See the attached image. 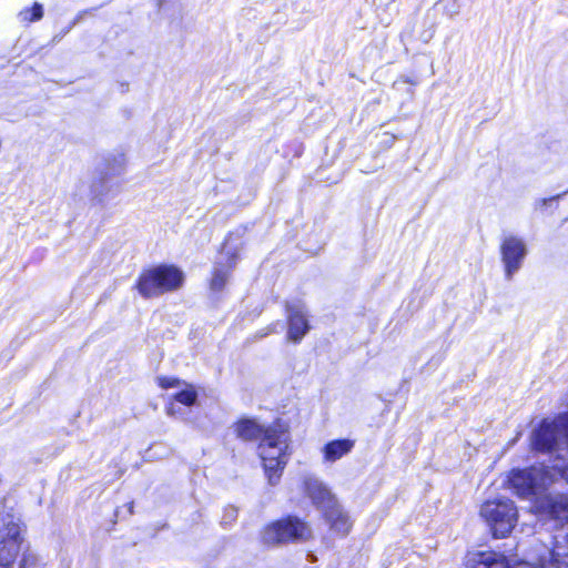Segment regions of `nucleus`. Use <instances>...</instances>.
I'll list each match as a JSON object with an SVG mask.
<instances>
[{
  "instance_id": "nucleus-1",
  "label": "nucleus",
  "mask_w": 568,
  "mask_h": 568,
  "mask_svg": "<svg viewBox=\"0 0 568 568\" xmlns=\"http://www.w3.org/2000/svg\"><path fill=\"white\" fill-rule=\"evenodd\" d=\"M557 438L562 439V435H557ZM530 439L535 450L557 454L554 464L513 470L509 476L510 487L520 498L534 501L538 509L551 517L567 519L568 497L565 494H555L551 486L559 479L568 483V447L564 443H554L552 447L541 449L534 445V433Z\"/></svg>"
},
{
  "instance_id": "nucleus-2",
  "label": "nucleus",
  "mask_w": 568,
  "mask_h": 568,
  "mask_svg": "<svg viewBox=\"0 0 568 568\" xmlns=\"http://www.w3.org/2000/svg\"><path fill=\"white\" fill-rule=\"evenodd\" d=\"M24 534L26 527L17 514L0 513V568H24Z\"/></svg>"
},
{
  "instance_id": "nucleus-3",
  "label": "nucleus",
  "mask_w": 568,
  "mask_h": 568,
  "mask_svg": "<svg viewBox=\"0 0 568 568\" xmlns=\"http://www.w3.org/2000/svg\"><path fill=\"white\" fill-rule=\"evenodd\" d=\"M288 434L280 424L268 426L265 438L258 444V455L271 485H276L287 464Z\"/></svg>"
},
{
  "instance_id": "nucleus-4",
  "label": "nucleus",
  "mask_w": 568,
  "mask_h": 568,
  "mask_svg": "<svg viewBox=\"0 0 568 568\" xmlns=\"http://www.w3.org/2000/svg\"><path fill=\"white\" fill-rule=\"evenodd\" d=\"M183 281V272L174 265H159L141 273L136 290L144 298H152L180 288Z\"/></svg>"
},
{
  "instance_id": "nucleus-5",
  "label": "nucleus",
  "mask_w": 568,
  "mask_h": 568,
  "mask_svg": "<svg viewBox=\"0 0 568 568\" xmlns=\"http://www.w3.org/2000/svg\"><path fill=\"white\" fill-rule=\"evenodd\" d=\"M480 516L489 525L495 537H506L517 523L518 511L513 500L496 498L481 505Z\"/></svg>"
},
{
  "instance_id": "nucleus-6",
  "label": "nucleus",
  "mask_w": 568,
  "mask_h": 568,
  "mask_svg": "<svg viewBox=\"0 0 568 568\" xmlns=\"http://www.w3.org/2000/svg\"><path fill=\"white\" fill-rule=\"evenodd\" d=\"M312 536L311 528L296 517L276 520L262 531V541L266 546H277L288 541H304Z\"/></svg>"
},
{
  "instance_id": "nucleus-7",
  "label": "nucleus",
  "mask_w": 568,
  "mask_h": 568,
  "mask_svg": "<svg viewBox=\"0 0 568 568\" xmlns=\"http://www.w3.org/2000/svg\"><path fill=\"white\" fill-rule=\"evenodd\" d=\"M527 254V245L519 236L509 234L503 239L500 257L506 280H513L514 275L521 268Z\"/></svg>"
},
{
  "instance_id": "nucleus-8",
  "label": "nucleus",
  "mask_w": 568,
  "mask_h": 568,
  "mask_svg": "<svg viewBox=\"0 0 568 568\" xmlns=\"http://www.w3.org/2000/svg\"><path fill=\"white\" fill-rule=\"evenodd\" d=\"M562 435V443L568 447V412L559 415L554 420L545 419L539 427L534 430V445L537 448H549L555 444H560L561 439L557 435Z\"/></svg>"
},
{
  "instance_id": "nucleus-9",
  "label": "nucleus",
  "mask_w": 568,
  "mask_h": 568,
  "mask_svg": "<svg viewBox=\"0 0 568 568\" xmlns=\"http://www.w3.org/2000/svg\"><path fill=\"white\" fill-rule=\"evenodd\" d=\"M232 235L225 241L221 256L215 263L210 288L213 292H221L230 277L231 271L237 261V250L231 244Z\"/></svg>"
},
{
  "instance_id": "nucleus-10",
  "label": "nucleus",
  "mask_w": 568,
  "mask_h": 568,
  "mask_svg": "<svg viewBox=\"0 0 568 568\" xmlns=\"http://www.w3.org/2000/svg\"><path fill=\"white\" fill-rule=\"evenodd\" d=\"M465 568H541L529 562H519L514 567L509 566L507 559L494 551L468 552L465 558Z\"/></svg>"
},
{
  "instance_id": "nucleus-11",
  "label": "nucleus",
  "mask_w": 568,
  "mask_h": 568,
  "mask_svg": "<svg viewBox=\"0 0 568 568\" xmlns=\"http://www.w3.org/2000/svg\"><path fill=\"white\" fill-rule=\"evenodd\" d=\"M286 312L288 320L287 339L298 343L310 331L307 313L300 302L287 303Z\"/></svg>"
},
{
  "instance_id": "nucleus-12",
  "label": "nucleus",
  "mask_w": 568,
  "mask_h": 568,
  "mask_svg": "<svg viewBox=\"0 0 568 568\" xmlns=\"http://www.w3.org/2000/svg\"><path fill=\"white\" fill-rule=\"evenodd\" d=\"M304 489L316 506L329 508L333 505L329 489L318 478L306 477L304 479Z\"/></svg>"
},
{
  "instance_id": "nucleus-13",
  "label": "nucleus",
  "mask_w": 568,
  "mask_h": 568,
  "mask_svg": "<svg viewBox=\"0 0 568 568\" xmlns=\"http://www.w3.org/2000/svg\"><path fill=\"white\" fill-rule=\"evenodd\" d=\"M326 520L331 529L341 536H346L352 528V521L348 515L341 507L335 505H332L326 511Z\"/></svg>"
},
{
  "instance_id": "nucleus-14",
  "label": "nucleus",
  "mask_w": 568,
  "mask_h": 568,
  "mask_svg": "<svg viewBox=\"0 0 568 568\" xmlns=\"http://www.w3.org/2000/svg\"><path fill=\"white\" fill-rule=\"evenodd\" d=\"M354 447L351 439H336L327 443L323 447L324 462L334 463L347 455Z\"/></svg>"
},
{
  "instance_id": "nucleus-15",
  "label": "nucleus",
  "mask_w": 568,
  "mask_h": 568,
  "mask_svg": "<svg viewBox=\"0 0 568 568\" xmlns=\"http://www.w3.org/2000/svg\"><path fill=\"white\" fill-rule=\"evenodd\" d=\"M267 432L268 427H263L255 420L251 419L241 420L236 425V433L239 437L245 440H260L261 443L262 438H265Z\"/></svg>"
},
{
  "instance_id": "nucleus-16",
  "label": "nucleus",
  "mask_w": 568,
  "mask_h": 568,
  "mask_svg": "<svg viewBox=\"0 0 568 568\" xmlns=\"http://www.w3.org/2000/svg\"><path fill=\"white\" fill-rule=\"evenodd\" d=\"M552 557L557 562L568 557V535H558L555 538Z\"/></svg>"
},
{
  "instance_id": "nucleus-17",
  "label": "nucleus",
  "mask_w": 568,
  "mask_h": 568,
  "mask_svg": "<svg viewBox=\"0 0 568 568\" xmlns=\"http://www.w3.org/2000/svg\"><path fill=\"white\" fill-rule=\"evenodd\" d=\"M197 398V394L193 386L186 385L185 388L175 394L174 399L185 406H192Z\"/></svg>"
},
{
  "instance_id": "nucleus-18",
  "label": "nucleus",
  "mask_w": 568,
  "mask_h": 568,
  "mask_svg": "<svg viewBox=\"0 0 568 568\" xmlns=\"http://www.w3.org/2000/svg\"><path fill=\"white\" fill-rule=\"evenodd\" d=\"M124 166H125V160L122 155L114 159L113 163L108 164V168L104 171H102L103 176L101 178V182L111 176L120 175L123 172Z\"/></svg>"
},
{
  "instance_id": "nucleus-19",
  "label": "nucleus",
  "mask_w": 568,
  "mask_h": 568,
  "mask_svg": "<svg viewBox=\"0 0 568 568\" xmlns=\"http://www.w3.org/2000/svg\"><path fill=\"white\" fill-rule=\"evenodd\" d=\"M20 16L22 17L23 20H28V21L40 20L43 16L42 6L38 2H36L31 10L26 9L20 12Z\"/></svg>"
},
{
  "instance_id": "nucleus-20",
  "label": "nucleus",
  "mask_w": 568,
  "mask_h": 568,
  "mask_svg": "<svg viewBox=\"0 0 568 568\" xmlns=\"http://www.w3.org/2000/svg\"><path fill=\"white\" fill-rule=\"evenodd\" d=\"M160 387L168 389L172 387H179L181 386L182 382L178 378L173 377H159L158 378Z\"/></svg>"
},
{
  "instance_id": "nucleus-21",
  "label": "nucleus",
  "mask_w": 568,
  "mask_h": 568,
  "mask_svg": "<svg viewBox=\"0 0 568 568\" xmlns=\"http://www.w3.org/2000/svg\"><path fill=\"white\" fill-rule=\"evenodd\" d=\"M237 517V509L235 507H226L222 517V525L232 524Z\"/></svg>"
},
{
  "instance_id": "nucleus-22",
  "label": "nucleus",
  "mask_w": 568,
  "mask_h": 568,
  "mask_svg": "<svg viewBox=\"0 0 568 568\" xmlns=\"http://www.w3.org/2000/svg\"><path fill=\"white\" fill-rule=\"evenodd\" d=\"M166 412H168L169 415H174L175 414V412H174V404L173 403H171L168 406Z\"/></svg>"
},
{
  "instance_id": "nucleus-23",
  "label": "nucleus",
  "mask_w": 568,
  "mask_h": 568,
  "mask_svg": "<svg viewBox=\"0 0 568 568\" xmlns=\"http://www.w3.org/2000/svg\"><path fill=\"white\" fill-rule=\"evenodd\" d=\"M93 191L97 195H99L101 193V191L99 190V186L97 184H93Z\"/></svg>"
},
{
  "instance_id": "nucleus-24",
  "label": "nucleus",
  "mask_w": 568,
  "mask_h": 568,
  "mask_svg": "<svg viewBox=\"0 0 568 568\" xmlns=\"http://www.w3.org/2000/svg\"><path fill=\"white\" fill-rule=\"evenodd\" d=\"M308 557L311 558V559H310L311 561H314V560H315L314 555H308Z\"/></svg>"
}]
</instances>
